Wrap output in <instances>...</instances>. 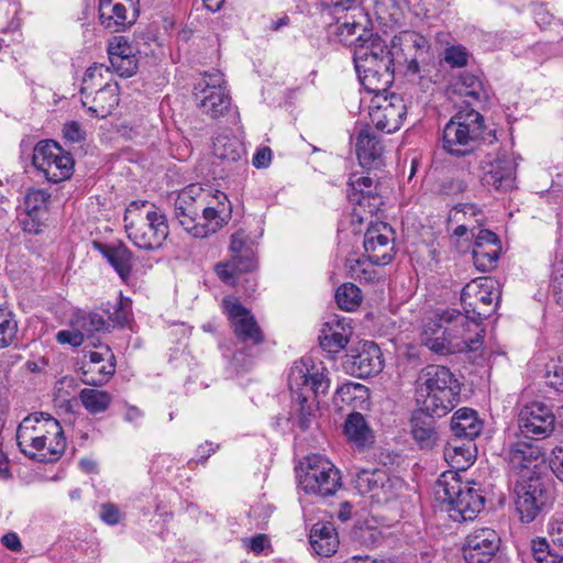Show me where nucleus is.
I'll return each mask as SVG.
<instances>
[{
    "label": "nucleus",
    "instance_id": "f3484780",
    "mask_svg": "<svg viewBox=\"0 0 563 563\" xmlns=\"http://www.w3.org/2000/svg\"><path fill=\"white\" fill-rule=\"evenodd\" d=\"M554 426L555 416L542 401L526 405L518 415V427L526 438L545 439L551 435Z\"/></svg>",
    "mask_w": 563,
    "mask_h": 563
},
{
    "label": "nucleus",
    "instance_id": "6e6552de",
    "mask_svg": "<svg viewBox=\"0 0 563 563\" xmlns=\"http://www.w3.org/2000/svg\"><path fill=\"white\" fill-rule=\"evenodd\" d=\"M484 117L472 108L457 111L444 125L442 148L455 157L472 155L484 140Z\"/></svg>",
    "mask_w": 563,
    "mask_h": 563
},
{
    "label": "nucleus",
    "instance_id": "de8ad7c7",
    "mask_svg": "<svg viewBox=\"0 0 563 563\" xmlns=\"http://www.w3.org/2000/svg\"><path fill=\"white\" fill-rule=\"evenodd\" d=\"M49 195L42 189H30L24 197L25 211L47 213V201Z\"/></svg>",
    "mask_w": 563,
    "mask_h": 563
},
{
    "label": "nucleus",
    "instance_id": "052dcab7",
    "mask_svg": "<svg viewBox=\"0 0 563 563\" xmlns=\"http://www.w3.org/2000/svg\"><path fill=\"white\" fill-rule=\"evenodd\" d=\"M84 334L81 331L71 329V330H62L56 334V340L60 344H69L74 347L80 346L84 342Z\"/></svg>",
    "mask_w": 563,
    "mask_h": 563
},
{
    "label": "nucleus",
    "instance_id": "37998d69",
    "mask_svg": "<svg viewBox=\"0 0 563 563\" xmlns=\"http://www.w3.org/2000/svg\"><path fill=\"white\" fill-rule=\"evenodd\" d=\"M500 252V245L490 244L487 247L473 246L472 257L475 267L479 272H489L496 264Z\"/></svg>",
    "mask_w": 563,
    "mask_h": 563
},
{
    "label": "nucleus",
    "instance_id": "473e14b6",
    "mask_svg": "<svg viewBox=\"0 0 563 563\" xmlns=\"http://www.w3.org/2000/svg\"><path fill=\"white\" fill-rule=\"evenodd\" d=\"M411 435L421 449H432L437 442V432L432 417L426 412L412 416L410 420Z\"/></svg>",
    "mask_w": 563,
    "mask_h": 563
},
{
    "label": "nucleus",
    "instance_id": "a211bd4d",
    "mask_svg": "<svg viewBox=\"0 0 563 563\" xmlns=\"http://www.w3.org/2000/svg\"><path fill=\"white\" fill-rule=\"evenodd\" d=\"M223 307L233 333L241 343L256 345L263 342L264 335L250 310L238 300L228 298L223 299Z\"/></svg>",
    "mask_w": 563,
    "mask_h": 563
},
{
    "label": "nucleus",
    "instance_id": "774afa93",
    "mask_svg": "<svg viewBox=\"0 0 563 563\" xmlns=\"http://www.w3.org/2000/svg\"><path fill=\"white\" fill-rule=\"evenodd\" d=\"M553 454L554 456L551 461L552 470L556 477L563 482V446L556 448Z\"/></svg>",
    "mask_w": 563,
    "mask_h": 563
},
{
    "label": "nucleus",
    "instance_id": "0eeeda50",
    "mask_svg": "<svg viewBox=\"0 0 563 563\" xmlns=\"http://www.w3.org/2000/svg\"><path fill=\"white\" fill-rule=\"evenodd\" d=\"M475 483L462 482L455 472H444L434 485L438 500L448 504L454 521L473 520L484 508L485 498Z\"/></svg>",
    "mask_w": 563,
    "mask_h": 563
},
{
    "label": "nucleus",
    "instance_id": "c85d7f7f",
    "mask_svg": "<svg viewBox=\"0 0 563 563\" xmlns=\"http://www.w3.org/2000/svg\"><path fill=\"white\" fill-rule=\"evenodd\" d=\"M450 428L453 439L474 440L483 430V421L475 410L465 407L454 412Z\"/></svg>",
    "mask_w": 563,
    "mask_h": 563
},
{
    "label": "nucleus",
    "instance_id": "a19ab883",
    "mask_svg": "<svg viewBox=\"0 0 563 563\" xmlns=\"http://www.w3.org/2000/svg\"><path fill=\"white\" fill-rule=\"evenodd\" d=\"M79 399L82 406L92 415L104 412L112 401L109 393L95 388L82 389L79 393Z\"/></svg>",
    "mask_w": 563,
    "mask_h": 563
},
{
    "label": "nucleus",
    "instance_id": "aec40b11",
    "mask_svg": "<svg viewBox=\"0 0 563 563\" xmlns=\"http://www.w3.org/2000/svg\"><path fill=\"white\" fill-rule=\"evenodd\" d=\"M482 183L497 191H508L515 187V163L505 154H488L481 162Z\"/></svg>",
    "mask_w": 563,
    "mask_h": 563
},
{
    "label": "nucleus",
    "instance_id": "603ef678",
    "mask_svg": "<svg viewBox=\"0 0 563 563\" xmlns=\"http://www.w3.org/2000/svg\"><path fill=\"white\" fill-rule=\"evenodd\" d=\"M217 89L228 91L222 74H220L219 71H213L210 74H206L205 77L195 85L194 91Z\"/></svg>",
    "mask_w": 563,
    "mask_h": 563
},
{
    "label": "nucleus",
    "instance_id": "338daca9",
    "mask_svg": "<svg viewBox=\"0 0 563 563\" xmlns=\"http://www.w3.org/2000/svg\"><path fill=\"white\" fill-rule=\"evenodd\" d=\"M63 133L65 139L74 143L84 140V132L80 129L79 123L75 121L66 123L64 125Z\"/></svg>",
    "mask_w": 563,
    "mask_h": 563
},
{
    "label": "nucleus",
    "instance_id": "58836bf2",
    "mask_svg": "<svg viewBox=\"0 0 563 563\" xmlns=\"http://www.w3.org/2000/svg\"><path fill=\"white\" fill-rule=\"evenodd\" d=\"M104 74L109 75L110 69L102 64H93L86 70L82 78V86L80 88L82 106L89 104V98L91 97L92 92L97 90V88H101L102 85L107 82L104 81Z\"/></svg>",
    "mask_w": 563,
    "mask_h": 563
},
{
    "label": "nucleus",
    "instance_id": "9b49d317",
    "mask_svg": "<svg viewBox=\"0 0 563 563\" xmlns=\"http://www.w3.org/2000/svg\"><path fill=\"white\" fill-rule=\"evenodd\" d=\"M497 282L490 277H482L467 284L461 294V300L465 309L463 313L467 322L475 328L479 327L495 310L493 302L499 300Z\"/></svg>",
    "mask_w": 563,
    "mask_h": 563
},
{
    "label": "nucleus",
    "instance_id": "1a4fd4ad",
    "mask_svg": "<svg viewBox=\"0 0 563 563\" xmlns=\"http://www.w3.org/2000/svg\"><path fill=\"white\" fill-rule=\"evenodd\" d=\"M515 507L521 522L530 523L545 514L554 500L549 475H520L514 487Z\"/></svg>",
    "mask_w": 563,
    "mask_h": 563
},
{
    "label": "nucleus",
    "instance_id": "f03ea898",
    "mask_svg": "<svg viewBox=\"0 0 563 563\" xmlns=\"http://www.w3.org/2000/svg\"><path fill=\"white\" fill-rule=\"evenodd\" d=\"M16 442L21 452L38 462L58 460L66 449V440L59 422L48 413L25 417L18 427Z\"/></svg>",
    "mask_w": 563,
    "mask_h": 563
},
{
    "label": "nucleus",
    "instance_id": "c756f323",
    "mask_svg": "<svg viewBox=\"0 0 563 563\" xmlns=\"http://www.w3.org/2000/svg\"><path fill=\"white\" fill-rule=\"evenodd\" d=\"M86 107L97 118L110 115L119 104V85L115 81H107L89 98Z\"/></svg>",
    "mask_w": 563,
    "mask_h": 563
},
{
    "label": "nucleus",
    "instance_id": "7ed1b4c3",
    "mask_svg": "<svg viewBox=\"0 0 563 563\" xmlns=\"http://www.w3.org/2000/svg\"><path fill=\"white\" fill-rule=\"evenodd\" d=\"M354 44L353 60L362 86L368 92H386L394 81L395 63L388 46L379 36L360 34Z\"/></svg>",
    "mask_w": 563,
    "mask_h": 563
},
{
    "label": "nucleus",
    "instance_id": "4c0bfd02",
    "mask_svg": "<svg viewBox=\"0 0 563 563\" xmlns=\"http://www.w3.org/2000/svg\"><path fill=\"white\" fill-rule=\"evenodd\" d=\"M244 154L243 144L234 136L218 135L213 141V155L223 163H235Z\"/></svg>",
    "mask_w": 563,
    "mask_h": 563
},
{
    "label": "nucleus",
    "instance_id": "a18cd8bd",
    "mask_svg": "<svg viewBox=\"0 0 563 563\" xmlns=\"http://www.w3.org/2000/svg\"><path fill=\"white\" fill-rule=\"evenodd\" d=\"M335 299L342 310L352 311L361 303V289L351 283L343 284L338 288Z\"/></svg>",
    "mask_w": 563,
    "mask_h": 563
},
{
    "label": "nucleus",
    "instance_id": "c03bdc74",
    "mask_svg": "<svg viewBox=\"0 0 563 563\" xmlns=\"http://www.w3.org/2000/svg\"><path fill=\"white\" fill-rule=\"evenodd\" d=\"M456 91L464 97L472 98L475 101L486 99V92L478 77L473 74L465 73L461 75L456 82Z\"/></svg>",
    "mask_w": 563,
    "mask_h": 563
},
{
    "label": "nucleus",
    "instance_id": "5fc2aeb1",
    "mask_svg": "<svg viewBox=\"0 0 563 563\" xmlns=\"http://www.w3.org/2000/svg\"><path fill=\"white\" fill-rule=\"evenodd\" d=\"M467 189V183L461 177H445L441 180L439 191L443 196H456Z\"/></svg>",
    "mask_w": 563,
    "mask_h": 563
},
{
    "label": "nucleus",
    "instance_id": "79ce46f5",
    "mask_svg": "<svg viewBox=\"0 0 563 563\" xmlns=\"http://www.w3.org/2000/svg\"><path fill=\"white\" fill-rule=\"evenodd\" d=\"M18 332L15 314L5 308H0V349L15 344L18 342Z\"/></svg>",
    "mask_w": 563,
    "mask_h": 563
},
{
    "label": "nucleus",
    "instance_id": "f257e3e1",
    "mask_svg": "<svg viewBox=\"0 0 563 563\" xmlns=\"http://www.w3.org/2000/svg\"><path fill=\"white\" fill-rule=\"evenodd\" d=\"M288 386L292 394L291 419L306 431L316 418L319 404L317 398L329 391L330 379L327 369L318 368L310 358H302L290 367Z\"/></svg>",
    "mask_w": 563,
    "mask_h": 563
},
{
    "label": "nucleus",
    "instance_id": "2eb2a0df",
    "mask_svg": "<svg viewBox=\"0 0 563 563\" xmlns=\"http://www.w3.org/2000/svg\"><path fill=\"white\" fill-rule=\"evenodd\" d=\"M353 483L360 494H368L378 504L393 499L402 486V482L398 477H391L386 468L361 470Z\"/></svg>",
    "mask_w": 563,
    "mask_h": 563
},
{
    "label": "nucleus",
    "instance_id": "ddd939ff",
    "mask_svg": "<svg viewBox=\"0 0 563 563\" xmlns=\"http://www.w3.org/2000/svg\"><path fill=\"white\" fill-rule=\"evenodd\" d=\"M369 106V119L375 128L387 134L400 129L407 114V107L401 96L374 92Z\"/></svg>",
    "mask_w": 563,
    "mask_h": 563
},
{
    "label": "nucleus",
    "instance_id": "4d7b16f0",
    "mask_svg": "<svg viewBox=\"0 0 563 563\" xmlns=\"http://www.w3.org/2000/svg\"><path fill=\"white\" fill-rule=\"evenodd\" d=\"M444 59L452 67H463L467 64L468 55L462 46H451L445 49Z\"/></svg>",
    "mask_w": 563,
    "mask_h": 563
},
{
    "label": "nucleus",
    "instance_id": "2f4dec72",
    "mask_svg": "<svg viewBox=\"0 0 563 563\" xmlns=\"http://www.w3.org/2000/svg\"><path fill=\"white\" fill-rule=\"evenodd\" d=\"M310 544L313 551L322 556H331L339 547V538L331 522H317L310 530Z\"/></svg>",
    "mask_w": 563,
    "mask_h": 563
},
{
    "label": "nucleus",
    "instance_id": "a878e982",
    "mask_svg": "<svg viewBox=\"0 0 563 563\" xmlns=\"http://www.w3.org/2000/svg\"><path fill=\"white\" fill-rule=\"evenodd\" d=\"M355 146L357 159L363 168L378 169L384 164V146L371 126L360 130Z\"/></svg>",
    "mask_w": 563,
    "mask_h": 563
},
{
    "label": "nucleus",
    "instance_id": "423d86ee",
    "mask_svg": "<svg viewBox=\"0 0 563 563\" xmlns=\"http://www.w3.org/2000/svg\"><path fill=\"white\" fill-rule=\"evenodd\" d=\"M123 221L130 241L144 251L159 249L169 234L165 214L154 207L148 209L145 201H132Z\"/></svg>",
    "mask_w": 563,
    "mask_h": 563
},
{
    "label": "nucleus",
    "instance_id": "6e6d98bb",
    "mask_svg": "<svg viewBox=\"0 0 563 563\" xmlns=\"http://www.w3.org/2000/svg\"><path fill=\"white\" fill-rule=\"evenodd\" d=\"M354 536L360 543L367 548H372L379 541L380 532L376 528L364 526L358 527L354 531Z\"/></svg>",
    "mask_w": 563,
    "mask_h": 563
},
{
    "label": "nucleus",
    "instance_id": "ea45409f",
    "mask_svg": "<svg viewBox=\"0 0 563 563\" xmlns=\"http://www.w3.org/2000/svg\"><path fill=\"white\" fill-rule=\"evenodd\" d=\"M81 382L86 385L101 386L107 383L115 372V362L100 364H84L81 367Z\"/></svg>",
    "mask_w": 563,
    "mask_h": 563
},
{
    "label": "nucleus",
    "instance_id": "864d4df0",
    "mask_svg": "<svg viewBox=\"0 0 563 563\" xmlns=\"http://www.w3.org/2000/svg\"><path fill=\"white\" fill-rule=\"evenodd\" d=\"M44 217V213L25 211V214L20 218L23 231L31 234H40L45 227Z\"/></svg>",
    "mask_w": 563,
    "mask_h": 563
},
{
    "label": "nucleus",
    "instance_id": "4be33fe9",
    "mask_svg": "<svg viewBox=\"0 0 563 563\" xmlns=\"http://www.w3.org/2000/svg\"><path fill=\"white\" fill-rule=\"evenodd\" d=\"M206 191L197 184L183 189L175 199L174 212L179 224L192 235L196 221L200 220V209L205 205Z\"/></svg>",
    "mask_w": 563,
    "mask_h": 563
},
{
    "label": "nucleus",
    "instance_id": "39448f33",
    "mask_svg": "<svg viewBox=\"0 0 563 563\" xmlns=\"http://www.w3.org/2000/svg\"><path fill=\"white\" fill-rule=\"evenodd\" d=\"M467 318L455 309L444 310L438 313L423 327L421 343L430 351L439 355H449L466 349L474 351L481 343V336L475 339L466 336L471 331Z\"/></svg>",
    "mask_w": 563,
    "mask_h": 563
},
{
    "label": "nucleus",
    "instance_id": "e2e57ef3",
    "mask_svg": "<svg viewBox=\"0 0 563 563\" xmlns=\"http://www.w3.org/2000/svg\"><path fill=\"white\" fill-rule=\"evenodd\" d=\"M89 361L84 364H100L106 362H115L114 355L109 349V346H100V351H89L88 354L85 355Z\"/></svg>",
    "mask_w": 563,
    "mask_h": 563
},
{
    "label": "nucleus",
    "instance_id": "4468645a",
    "mask_svg": "<svg viewBox=\"0 0 563 563\" xmlns=\"http://www.w3.org/2000/svg\"><path fill=\"white\" fill-rule=\"evenodd\" d=\"M230 251L232 256L227 262L218 263L214 271L218 277L227 285L236 286L243 273L252 272L256 267L253 251L246 245V235L236 232L231 236Z\"/></svg>",
    "mask_w": 563,
    "mask_h": 563
},
{
    "label": "nucleus",
    "instance_id": "680f3d73",
    "mask_svg": "<svg viewBox=\"0 0 563 563\" xmlns=\"http://www.w3.org/2000/svg\"><path fill=\"white\" fill-rule=\"evenodd\" d=\"M99 515L101 520L110 526L119 523L121 519L119 508L110 503L101 505Z\"/></svg>",
    "mask_w": 563,
    "mask_h": 563
},
{
    "label": "nucleus",
    "instance_id": "bb28decb",
    "mask_svg": "<svg viewBox=\"0 0 563 563\" xmlns=\"http://www.w3.org/2000/svg\"><path fill=\"white\" fill-rule=\"evenodd\" d=\"M93 247L102 254L122 280L125 282L130 278L134 264V255L123 242H93Z\"/></svg>",
    "mask_w": 563,
    "mask_h": 563
},
{
    "label": "nucleus",
    "instance_id": "c9c22d12",
    "mask_svg": "<svg viewBox=\"0 0 563 563\" xmlns=\"http://www.w3.org/2000/svg\"><path fill=\"white\" fill-rule=\"evenodd\" d=\"M349 343V333L339 321L325 322L319 334V344L329 353H338Z\"/></svg>",
    "mask_w": 563,
    "mask_h": 563
},
{
    "label": "nucleus",
    "instance_id": "69168bd1",
    "mask_svg": "<svg viewBox=\"0 0 563 563\" xmlns=\"http://www.w3.org/2000/svg\"><path fill=\"white\" fill-rule=\"evenodd\" d=\"M272 162V150L267 146L258 148L252 159L256 168H267Z\"/></svg>",
    "mask_w": 563,
    "mask_h": 563
},
{
    "label": "nucleus",
    "instance_id": "5701e85b",
    "mask_svg": "<svg viewBox=\"0 0 563 563\" xmlns=\"http://www.w3.org/2000/svg\"><path fill=\"white\" fill-rule=\"evenodd\" d=\"M509 466L520 475H548L539 446L518 441L510 445L507 453Z\"/></svg>",
    "mask_w": 563,
    "mask_h": 563
},
{
    "label": "nucleus",
    "instance_id": "f704fd0d",
    "mask_svg": "<svg viewBox=\"0 0 563 563\" xmlns=\"http://www.w3.org/2000/svg\"><path fill=\"white\" fill-rule=\"evenodd\" d=\"M344 434L357 446L364 448L373 442V432L364 416L360 412H352L344 422Z\"/></svg>",
    "mask_w": 563,
    "mask_h": 563
},
{
    "label": "nucleus",
    "instance_id": "412c9836",
    "mask_svg": "<svg viewBox=\"0 0 563 563\" xmlns=\"http://www.w3.org/2000/svg\"><path fill=\"white\" fill-rule=\"evenodd\" d=\"M500 538L490 528H479L471 532L463 547L466 563H489L499 549Z\"/></svg>",
    "mask_w": 563,
    "mask_h": 563
},
{
    "label": "nucleus",
    "instance_id": "0e129e2a",
    "mask_svg": "<svg viewBox=\"0 0 563 563\" xmlns=\"http://www.w3.org/2000/svg\"><path fill=\"white\" fill-rule=\"evenodd\" d=\"M321 5L327 9H333V13L346 11L354 8L358 0H319Z\"/></svg>",
    "mask_w": 563,
    "mask_h": 563
},
{
    "label": "nucleus",
    "instance_id": "393cba45",
    "mask_svg": "<svg viewBox=\"0 0 563 563\" xmlns=\"http://www.w3.org/2000/svg\"><path fill=\"white\" fill-rule=\"evenodd\" d=\"M345 364L351 374L360 378L376 375L384 368L380 349L372 341L364 342L355 355L347 357Z\"/></svg>",
    "mask_w": 563,
    "mask_h": 563
},
{
    "label": "nucleus",
    "instance_id": "b1692460",
    "mask_svg": "<svg viewBox=\"0 0 563 563\" xmlns=\"http://www.w3.org/2000/svg\"><path fill=\"white\" fill-rule=\"evenodd\" d=\"M390 234L391 229L386 224L382 229L376 227L367 229L363 244L365 254L372 264L384 266L393 261L395 243Z\"/></svg>",
    "mask_w": 563,
    "mask_h": 563
},
{
    "label": "nucleus",
    "instance_id": "13d9d810",
    "mask_svg": "<svg viewBox=\"0 0 563 563\" xmlns=\"http://www.w3.org/2000/svg\"><path fill=\"white\" fill-rule=\"evenodd\" d=\"M547 384L556 391L563 393V355L559 357V363L548 371Z\"/></svg>",
    "mask_w": 563,
    "mask_h": 563
},
{
    "label": "nucleus",
    "instance_id": "e433bc0d",
    "mask_svg": "<svg viewBox=\"0 0 563 563\" xmlns=\"http://www.w3.org/2000/svg\"><path fill=\"white\" fill-rule=\"evenodd\" d=\"M459 440L452 439L448 442L444 449V457L454 467L464 470L473 462L476 446L472 443L473 440H467L466 443L462 444L457 443Z\"/></svg>",
    "mask_w": 563,
    "mask_h": 563
},
{
    "label": "nucleus",
    "instance_id": "3c124183",
    "mask_svg": "<svg viewBox=\"0 0 563 563\" xmlns=\"http://www.w3.org/2000/svg\"><path fill=\"white\" fill-rule=\"evenodd\" d=\"M109 60L111 57H130L136 56L134 47L124 36H115L108 45Z\"/></svg>",
    "mask_w": 563,
    "mask_h": 563
},
{
    "label": "nucleus",
    "instance_id": "6ab92c4d",
    "mask_svg": "<svg viewBox=\"0 0 563 563\" xmlns=\"http://www.w3.org/2000/svg\"><path fill=\"white\" fill-rule=\"evenodd\" d=\"M209 196V192H206L205 205L200 209L202 214H200V220H197L196 225L192 228V236L195 238L202 239L216 233L231 218L232 207L227 195L216 190L214 198L220 199V206H212V202L207 200Z\"/></svg>",
    "mask_w": 563,
    "mask_h": 563
},
{
    "label": "nucleus",
    "instance_id": "9d476101",
    "mask_svg": "<svg viewBox=\"0 0 563 563\" xmlns=\"http://www.w3.org/2000/svg\"><path fill=\"white\" fill-rule=\"evenodd\" d=\"M297 478L300 489L321 498L333 496L341 487L340 471L320 454L309 455L300 463Z\"/></svg>",
    "mask_w": 563,
    "mask_h": 563
},
{
    "label": "nucleus",
    "instance_id": "72a5a7b5",
    "mask_svg": "<svg viewBox=\"0 0 563 563\" xmlns=\"http://www.w3.org/2000/svg\"><path fill=\"white\" fill-rule=\"evenodd\" d=\"M111 323L104 318V312H78L71 320V328L81 331L85 338H92L95 333L108 332Z\"/></svg>",
    "mask_w": 563,
    "mask_h": 563
},
{
    "label": "nucleus",
    "instance_id": "f8f14e48",
    "mask_svg": "<svg viewBox=\"0 0 563 563\" xmlns=\"http://www.w3.org/2000/svg\"><path fill=\"white\" fill-rule=\"evenodd\" d=\"M32 163L48 181L55 184L68 179L73 174V157L52 140L37 143L34 147Z\"/></svg>",
    "mask_w": 563,
    "mask_h": 563
},
{
    "label": "nucleus",
    "instance_id": "7c9ffc66",
    "mask_svg": "<svg viewBox=\"0 0 563 563\" xmlns=\"http://www.w3.org/2000/svg\"><path fill=\"white\" fill-rule=\"evenodd\" d=\"M198 108L212 119H218L228 113L231 107L229 91L205 90L194 91Z\"/></svg>",
    "mask_w": 563,
    "mask_h": 563
},
{
    "label": "nucleus",
    "instance_id": "dca6fc26",
    "mask_svg": "<svg viewBox=\"0 0 563 563\" xmlns=\"http://www.w3.org/2000/svg\"><path fill=\"white\" fill-rule=\"evenodd\" d=\"M427 40L415 31H401L391 40L389 49L395 65L406 66L407 74L416 75L420 70L419 62L427 51Z\"/></svg>",
    "mask_w": 563,
    "mask_h": 563
},
{
    "label": "nucleus",
    "instance_id": "20e7f679",
    "mask_svg": "<svg viewBox=\"0 0 563 563\" xmlns=\"http://www.w3.org/2000/svg\"><path fill=\"white\" fill-rule=\"evenodd\" d=\"M461 385L445 366H424L416 379V399L420 410L430 417H443L459 402Z\"/></svg>",
    "mask_w": 563,
    "mask_h": 563
},
{
    "label": "nucleus",
    "instance_id": "cd10ccee",
    "mask_svg": "<svg viewBox=\"0 0 563 563\" xmlns=\"http://www.w3.org/2000/svg\"><path fill=\"white\" fill-rule=\"evenodd\" d=\"M350 201L360 206H367L377 209L382 205V197L378 192V183L371 176L352 175L349 180Z\"/></svg>",
    "mask_w": 563,
    "mask_h": 563
},
{
    "label": "nucleus",
    "instance_id": "49530a36",
    "mask_svg": "<svg viewBox=\"0 0 563 563\" xmlns=\"http://www.w3.org/2000/svg\"><path fill=\"white\" fill-rule=\"evenodd\" d=\"M372 263L366 258L349 257L345 262V268L354 279L371 282L375 278L376 272L372 268Z\"/></svg>",
    "mask_w": 563,
    "mask_h": 563
},
{
    "label": "nucleus",
    "instance_id": "8fccbe9b",
    "mask_svg": "<svg viewBox=\"0 0 563 563\" xmlns=\"http://www.w3.org/2000/svg\"><path fill=\"white\" fill-rule=\"evenodd\" d=\"M365 387L358 383H346L338 387L333 401L335 405L351 404L357 397V393L364 391Z\"/></svg>",
    "mask_w": 563,
    "mask_h": 563
},
{
    "label": "nucleus",
    "instance_id": "09e8293b",
    "mask_svg": "<svg viewBox=\"0 0 563 563\" xmlns=\"http://www.w3.org/2000/svg\"><path fill=\"white\" fill-rule=\"evenodd\" d=\"M119 57H111V67L121 77H132L137 70L139 60L136 56Z\"/></svg>",
    "mask_w": 563,
    "mask_h": 563
},
{
    "label": "nucleus",
    "instance_id": "bf43d9fd",
    "mask_svg": "<svg viewBox=\"0 0 563 563\" xmlns=\"http://www.w3.org/2000/svg\"><path fill=\"white\" fill-rule=\"evenodd\" d=\"M552 289L556 303L563 309V255L554 271Z\"/></svg>",
    "mask_w": 563,
    "mask_h": 563
}]
</instances>
